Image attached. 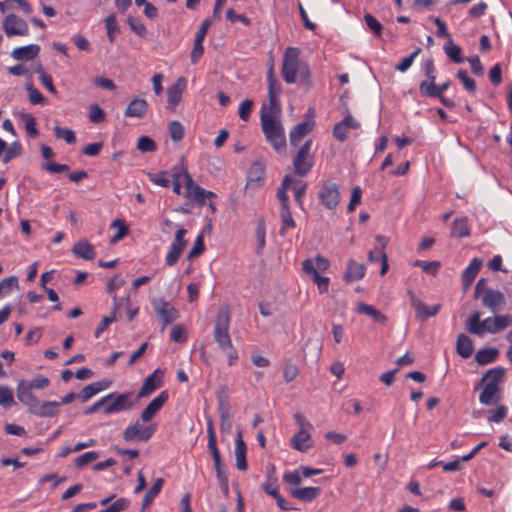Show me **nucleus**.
I'll return each mask as SVG.
<instances>
[{
    "mask_svg": "<svg viewBox=\"0 0 512 512\" xmlns=\"http://www.w3.org/2000/svg\"><path fill=\"white\" fill-rule=\"evenodd\" d=\"M261 127L266 140L273 146L276 151H280L286 146V138L284 128L280 121L274 119L271 112L266 107L261 112Z\"/></svg>",
    "mask_w": 512,
    "mask_h": 512,
    "instance_id": "obj_1",
    "label": "nucleus"
},
{
    "mask_svg": "<svg viewBox=\"0 0 512 512\" xmlns=\"http://www.w3.org/2000/svg\"><path fill=\"white\" fill-rule=\"evenodd\" d=\"M230 325V312L227 307H221L218 310L217 318L214 326V339L221 348H229L232 345L228 332Z\"/></svg>",
    "mask_w": 512,
    "mask_h": 512,
    "instance_id": "obj_2",
    "label": "nucleus"
},
{
    "mask_svg": "<svg viewBox=\"0 0 512 512\" xmlns=\"http://www.w3.org/2000/svg\"><path fill=\"white\" fill-rule=\"evenodd\" d=\"M300 51L295 47H288L283 56L282 77L288 84L296 82V76L302 60L299 58Z\"/></svg>",
    "mask_w": 512,
    "mask_h": 512,
    "instance_id": "obj_3",
    "label": "nucleus"
},
{
    "mask_svg": "<svg viewBox=\"0 0 512 512\" xmlns=\"http://www.w3.org/2000/svg\"><path fill=\"white\" fill-rule=\"evenodd\" d=\"M318 199L329 210H334L340 203L339 185L332 181H323L318 192Z\"/></svg>",
    "mask_w": 512,
    "mask_h": 512,
    "instance_id": "obj_4",
    "label": "nucleus"
},
{
    "mask_svg": "<svg viewBox=\"0 0 512 512\" xmlns=\"http://www.w3.org/2000/svg\"><path fill=\"white\" fill-rule=\"evenodd\" d=\"M311 144L312 141L307 140L293 158L294 170L299 176H306L313 167V157L310 155Z\"/></svg>",
    "mask_w": 512,
    "mask_h": 512,
    "instance_id": "obj_5",
    "label": "nucleus"
},
{
    "mask_svg": "<svg viewBox=\"0 0 512 512\" xmlns=\"http://www.w3.org/2000/svg\"><path fill=\"white\" fill-rule=\"evenodd\" d=\"M109 395H113L110 397L111 403H107L104 408L105 414H113L121 411L130 410L135 403L138 401L136 398L133 400L134 393L132 391L126 393H110Z\"/></svg>",
    "mask_w": 512,
    "mask_h": 512,
    "instance_id": "obj_6",
    "label": "nucleus"
},
{
    "mask_svg": "<svg viewBox=\"0 0 512 512\" xmlns=\"http://www.w3.org/2000/svg\"><path fill=\"white\" fill-rule=\"evenodd\" d=\"M152 305L158 317L162 322V330L167 325L174 322L179 317L178 310L168 301L163 298H156L152 301Z\"/></svg>",
    "mask_w": 512,
    "mask_h": 512,
    "instance_id": "obj_7",
    "label": "nucleus"
},
{
    "mask_svg": "<svg viewBox=\"0 0 512 512\" xmlns=\"http://www.w3.org/2000/svg\"><path fill=\"white\" fill-rule=\"evenodd\" d=\"M156 431L155 425L143 426L137 421L128 426L123 432V439L127 442L143 441L146 442L152 438Z\"/></svg>",
    "mask_w": 512,
    "mask_h": 512,
    "instance_id": "obj_8",
    "label": "nucleus"
},
{
    "mask_svg": "<svg viewBox=\"0 0 512 512\" xmlns=\"http://www.w3.org/2000/svg\"><path fill=\"white\" fill-rule=\"evenodd\" d=\"M186 234L187 230L182 227H180L176 231L174 241L172 242L170 249L166 255L165 262L167 266L175 265L180 259L187 245V241L184 239Z\"/></svg>",
    "mask_w": 512,
    "mask_h": 512,
    "instance_id": "obj_9",
    "label": "nucleus"
},
{
    "mask_svg": "<svg viewBox=\"0 0 512 512\" xmlns=\"http://www.w3.org/2000/svg\"><path fill=\"white\" fill-rule=\"evenodd\" d=\"M411 306L415 309L416 319L425 322L428 318L434 317L441 309V304L428 306L423 303L411 290L408 291Z\"/></svg>",
    "mask_w": 512,
    "mask_h": 512,
    "instance_id": "obj_10",
    "label": "nucleus"
},
{
    "mask_svg": "<svg viewBox=\"0 0 512 512\" xmlns=\"http://www.w3.org/2000/svg\"><path fill=\"white\" fill-rule=\"evenodd\" d=\"M3 30L8 37L26 36L29 34L27 22L15 14H9L4 18Z\"/></svg>",
    "mask_w": 512,
    "mask_h": 512,
    "instance_id": "obj_11",
    "label": "nucleus"
},
{
    "mask_svg": "<svg viewBox=\"0 0 512 512\" xmlns=\"http://www.w3.org/2000/svg\"><path fill=\"white\" fill-rule=\"evenodd\" d=\"M493 318H486L481 321V313L473 312L466 321V330L474 335L482 337L488 329H492Z\"/></svg>",
    "mask_w": 512,
    "mask_h": 512,
    "instance_id": "obj_12",
    "label": "nucleus"
},
{
    "mask_svg": "<svg viewBox=\"0 0 512 512\" xmlns=\"http://www.w3.org/2000/svg\"><path fill=\"white\" fill-rule=\"evenodd\" d=\"M482 305L496 314L506 305V298L499 290L486 289L485 294L481 297Z\"/></svg>",
    "mask_w": 512,
    "mask_h": 512,
    "instance_id": "obj_13",
    "label": "nucleus"
},
{
    "mask_svg": "<svg viewBox=\"0 0 512 512\" xmlns=\"http://www.w3.org/2000/svg\"><path fill=\"white\" fill-rule=\"evenodd\" d=\"M183 179L185 181L186 197L193 199L200 205H204L206 190L194 183L187 168H183Z\"/></svg>",
    "mask_w": 512,
    "mask_h": 512,
    "instance_id": "obj_14",
    "label": "nucleus"
},
{
    "mask_svg": "<svg viewBox=\"0 0 512 512\" xmlns=\"http://www.w3.org/2000/svg\"><path fill=\"white\" fill-rule=\"evenodd\" d=\"M169 394L167 390L162 391L156 398H154L146 408L141 412V420L149 422L165 405L168 401Z\"/></svg>",
    "mask_w": 512,
    "mask_h": 512,
    "instance_id": "obj_15",
    "label": "nucleus"
},
{
    "mask_svg": "<svg viewBox=\"0 0 512 512\" xmlns=\"http://www.w3.org/2000/svg\"><path fill=\"white\" fill-rule=\"evenodd\" d=\"M450 81H446L440 85L436 84V80L431 79V82H420L419 93L422 97L436 98L441 97L443 93L449 88Z\"/></svg>",
    "mask_w": 512,
    "mask_h": 512,
    "instance_id": "obj_16",
    "label": "nucleus"
},
{
    "mask_svg": "<svg viewBox=\"0 0 512 512\" xmlns=\"http://www.w3.org/2000/svg\"><path fill=\"white\" fill-rule=\"evenodd\" d=\"M17 398L25 406L28 407V411L31 414L33 409L38 404V398L32 393V389L26 385V380H21L17 385Z\"/></svg>",
    "mask_w": 512,
    "mask_h": 512,
    "instance_id": "obj_17",
    "label": "nucleus"
},
{
    "mask_svg": "<svg viewBox=\"0 0 512 512\" xmlns=\"http://www.w3.org/2000/svg\"><path fill=\"white\" fill-rule=\"evenodd\" d=\"M302 268L306 274L311 275L313 281L317 284L320 293L328 291L329 278L321 276L319 272H317V268L314 265L313 259H305L303 261Z\"/></svg>",
    "mask_w": 512,
    "mask_h": 512,
    "instance_id": "obj_18",
    "label": "nucleus"
},
{
    "mask_svg": "<svg viewBox=\"0 0 512 512\" xmlns=\"http://www.w3.org/2000/svg\"><path fill=\"white\" fill-rule=\"evenodd\" d=\"M162 375H163V372H161L159 369L155 370L152 374H150L144 380V383L138 392L137 399L147 397L151 393H153L156 389L161 387Z\"/></svg>",
    "mask_w": 512,
    "mask_h": 512,
    "instance_id": "obj_19",
    "label": "nucleus"
},
{
    "mask_svg": "<svg viewBox=\"0 0 512 512\" xmlns=\"http://www.w3.org/2000/svg\"><path fill=\"white\" fill-rule=\"evenodd\" d=\"M247 446L243 440V433L241 429L237 430V438L235 441V458L236 467L240 471H245L248 468L246 460Z\"/></svg>",
    "mask_w": 512,
    "mask_h": 512,
    "instance_id": "obj_20",
    "label": "nucleus"
},
{
    "mask_svg": "<svg viewBox=\"0 0 512 512\" xmlns=\"http://www.w3.org/2000/svg\"><path fill=\"white\" fill-rule=\"evenodd\" d=\"M265 176V167L264 165L259 162L255 161L250 166L248 172H247V187H253L258 188L263 184Z\"/></svg>",
    "mask_w": 512,
    "mask_h": 512,
    "instance_id": "obj_21",
    "label": "nucleus"
},
{
    "mask_svg": "<svg viewBox=\"0 0 512 512\" xmlns=\"http://www.w3.org/2000/svg\"><path fill=\"white\" fill-rule=\"evenodd\" d=\"M314 120H305L295 125L290 132V143L292 146H298L303 137L309 134L314 127Z\"/></svg>",
    "mask_w": 512,
    "mask_h": 512,
    "instance_id": "obj_22",
    "label": "nucleus"
},
{
    "mask_svg": "<svg viewBox=\"0 0 512 512\" xmlns=\"http://www.w3.org/2000/svg\"><path fill=\"white\" fill-rule=\"evenodd\" d=\"M186 80L184 77L177 79L176 83L167 90L168 108L174 110L182 98V92L185 89Z\"/></svg>",
    "mask_w": 512,
    "mask_h": 512,
    "instance_id": "obj_23",
    "label": "nucleus"
},
{
    "mask_svg": "<svg viewBox=\"0 0 512 512\" xmlns=\"http://www.w3.org/2000/svg\"><path fill=\"white\" fill-rule=\"evenodd\" d=\"M40 52V46L37 44H30L27 46L15 48L11 56L17 61H31L35 59Z\"/></svg>",
    "mask_w": 512,
    "mask_h": 512,
    "instance_id": "obj_24",
    "label": "nucleus"
},
{
    "mask_svg": "<svg viewBox=\"0 0 512 512\" xmlns=\"http://www.w3.org/2000/svg\"><path fill=\"white\" fill-rule=\"evenodd\" d=\"M500 398V387L486 383L479 396V401L484 405L490 406L497 404L500 401Z\"/></svg>",
    "mask_w": 512,
    "mask_h": 512,
    "instance_id": "obj_25",
    "label": "nucleus"
},
{
    "mask_svg": "<svg viewBox=\"0 0 512 512\" xmlns=\"http://www.w3.org/2000/svg\"><path fill=\"white\" fill-rule=\"evenodd\" d=\"M482 260L479 258H473L469 266L462 273V284L464 290H467L482 267Z\"/></svg>",
    "mask_w": 512,
    "mask_h": 512,
    "instance_id": "obj_26",
    "label": "nucleus"
},
{
    "mask_svg": "<svg viewBox=\"0 0 512 512\" xmlns=\"http://www.w3.org/2000/svg\"><path fill=\"white\" fill-rule=\"evenodd\" d=\"M59 406L57 401H39L31 414L37 417H54L59 413Z\"/></svg>",
    "mask_w": 512,
    "mask_h": 512,
    "instance_id": "obj_27",
    "label": "nucleus"
},
{
    "mask_svg": "<svg viewBox=\"0 0 512 512\" xmlns=\"http://www.w3.org/2000/svg\"><path fill=\"white\" fill-rule=\"evenodd\" d=\"M110 385H111V381H109V380H101V381L93 382L89 385H86L81 390V392L79 393V398L82 400V402H86L91 397L96 395L97 393L109 388Z\"/></svg>",
    "mask_w": 512,
    "mask_h": 512,
    "instance_id": "obj_28",
    "label": "nucleus"
},
{
    "mask_svg": "<svg viewBox=\"0 0 512 512\" xmlns=\"http://www.w3.org/2000/svg\"><path fill=\"white\" fill-rule=\"evenodd\" d=\"M289 493L295 499L311 502L320 495L321 489L319 487L291 488Z\"/></svg>",
    "mask_w": 512,
    "mask_h": 512,
    "instance_id": "obj_29",
    "label": "nucleus"
},
{
    "mask_svg": "<svg viewBox=\"0 0 512 512\" xmlns=\"http://www.w3.org/2000/svg\"><path fill=\"white\" fill-rule=\"evenodd\" d=\"M505 375V369L503 367H495L492 369H489L483 378L476 384L475 390L479 389L481 386L484 385L485 381H487L488 384H493L494 386H499V384L502 382Z\"/></svg>",
    "mask_w": 512,
    "mask_h": 512,
    "instance_id": "obj_30",
    "label": "nucleus"
},
{
    "mask_svg": "<svg viewBox=\"0 0 512 512\" xmlns=\"http://www.w3.org/2000/svg\"><path fill=\"white\" fill-rule=\"evenodd\" d=\"M357 313L368 315L371 317L374 322L385 325L388 318L374 306L366 304L364 302H359L356 308Z\"/></svg>",
    "mask_w": 512,
    "mask_h": 512,
    "instance_id": "obj_31",
    "label": "nucleus"
},
{
    "mask_svg": "<svg viewBox=\"0 0 512 512\" xmlns=\"http://www.w3.org/2000/svg\"><path fill=\"white\" fill-rule=\"evenodd\" d=\"M73 254L84 260H93L96 256L94 247L87 240H79L72 248Z\"/></svg>",
    "mask_w": 512,
    "mask_h": 512,
    "instance_id": "obj_32",
    "label": "nucleus"
},
{
    "mask_svg": "<svg viewBox=\"0 0 512 512\" xmlns=\"http://www.w3.org/2000/svg\"><path fill=\"white\" fill-rule=\"evenodd\" d=\"M366 268L363 264L356 262L353 259L348 261L347 270L344 274V280L346 282H351L354 280H360L365 275Z\"/></svg>",
    "mask_w": 512,
    "mask_h": 512,
    "instance_id": "obj_33",
    "label": "nucleus"
},
{
    "mask_svg": "<svg viewBox=\"0 0 512 512\" xmlns=\"http://www.w3.org/2000/svg\"><path fill=\"white\" fill-rule=\"evenodd\" d=\"M218 412L220 416L230 415L231 405L229 401V390L226 386H220L216 392Z\"/></svg>",
    "mask_w": 512,
    "mask_h": 512,
    "instance_id": "obj_34",
    "label": "nucleus"
},
{
    "mask_svg": "<svg viewBox=\"0 0 512 512\" xmlns=\"http://www.w3.org/2000/svg\"><path fill=\"white\" fill-rule=\"evenodd\" d=\"M310 438L311 434L307 431V429L300 427L299 432L291 438V446L297 451L306 452L310 445L305 444V442Z\"/></svg>",
    "mask_w": 512,
    "mask_h": 512,
    "instance_id": "obj_35",
    "label": "nucleus"
},
{
    "mask_svg": "<svg viewBox=\"0 0 512 512\" xmlns=\"http://www.w3.org/2000/svg\"><path fill=\"white\" fill-rule=\"evenodd\" d=\"M456 350L461 357L469 358L474 350L472 340L466 334L461 333L457 338Z\"/></svg>",
    "mask_w": 512,
    "mask_h": 512,
    "instance_id": "obj_36",
    "label": "nucleus"
},
{
    "mask_svg": "<svg viewBox=\"0 0 512 512\" xmlns=\"http://www.w3.org/2000/svg\"><path fill=\"white\" fill-rule=\"evenodd\" d=\"M280 219L281 228L279 230V234L281 236H285L288 229H293L296 227V222L292 217L289 205L280 207Z\"/></svg>",
    "mask_w": 512,
    "mask_h": 512,
    "instance_id": "obj_37",
    "label": "nucleus"
},
{
    "mask_svg": "<svg viewBox=\"0 0 512 512\" xmlns=\"http://www.w3.org/2000/svg\"><path fill=\"white\" fill-rule=\"evenodd\" d=\"M147 112V102L144 99H134L126 108L125 116L143 117Z\"/></svg>",
    "mask_w": 512,
    "mask_h": 512,
    "instance_id": "obj_38",
    "label": "nucleus"
},
{
    "mask_svg": "<svg viewBox=\"0 0 512 512\" xmlns=\"http://www.w3.org/2000/svg\"><path fill=\"white\" fill-rule=\"evenodd\" d=\"M164 484L163 478H158L154 484L149 488V490L144 495L142 501L141 512H145V509L154 501L156 496L160 493Z\"/></svg>",
    "mask_w": 512,
    "mask_h": 512,
    "instance_id": "obj_39",
    "label": "nucleus"
},
{
    "mask_svg": "<svg viewBox=\"0 0 512 512\" xmlns=\"http://www.w3.org/2000/svg\"><path fill=\"white\" fill-rule=\"evenodd\" d=\"M499 355V351L496 348H484L479 350L475 355V361L479 365H487L493 363Z\"/></svg>",
    "mask_w": 512,
    "mask_h": 512,
    "instance_id": "obj_40",
    "label": "nucleus"
},
{
    "mask_svg": "<svg viewBox=\"0 0 512 512\" xmlns=\"http://www.w3.org/2000/svg\"><path fill=\"white\" fill-rule=\"evenodd\" d=\"M469 235H470V228L468 226L467 219L465 217L456 218L453 221L451 236L460 238V237H467Z\"/></svg>",
    "mask_w": 512,
    "mask_h": 512,
    "instance_id": "obj_41",
    "label": "nucleus"
},
{
    "mask_svg": "<svg viewBox=\"0 0 512 512\" xmlns=\"http://www.w3.org/2000/svg\"><path fill=\"white\" fill-rule=\"evenodd\" d=\"M512 325V316L509 314L506 315H495L493 318L492 329H488V332L491 334L499 333L500 331L506 329L508 326Z\"/></svg>",
    "mask_w": 512,
    "mask_h": 512,
    "instance_id": "obj_42",
    "label": "nucleus"
},
{
    "mask_svg": "<svg viewBox=\"0 0 512 512\" xmlns=\"http://www.w3.org/2000/svg\"><path fill=\"white\" fill-rule=\"evenodd\" d=\"M293 182V178L289 175H286L282 181L280 187L277 188L276 196L281 202V206L289 205V196L287 194V190L290 188Z\"/></svg>",
    "mask_w": 512,
    "mask_h": 512,
    "instance_id": "obj_43",
    "label": "nucleus"
},
{
    "mask_svg": "<svg viewBox=\"0 0 512 512\" xmlns=\"http://www.w3.org/2000/svg\"><path fill=\"white\" fill-rule=\"evenodd\" d=\"M292 189L294 191V197L297 205L303 209V196L306 193L307 190V183L299 180V179H293V182L291 184Z\"/></svg>",
    "mask_w": 512,
    "mask_h": 512,
    "instance_id": "obj_44",
    "label": "nucleus"
},
{
    "mask_svg": "<svg viewBox=\"0 0 512 512\" xmlns=\"http://www.w3.org/2000/svg\"><path fill=\"white\" fill-rule=\"evenodd\" d=\"M281 90V85L278 83V81L268 83V96L271 109L280 110L277 97L280 95Z\"/></svg>",
    "mask_w": 512,
    "mask_h": 512,
    "instance_id": "obj_45",
    "label": "nucleus"
},
{
    "mask_svg": "<svg viewBox=\"0 0 512 512\" xmlns=\"http://www.w3.org/2000/svg\"><path fill=\"white\" fill-rule=\"evenodd\" d=\"M105 26L107 29L108 39L113 43L115 41L116 34L120 32L115 13H111L105 18Z\"/></svg>",
    "mask_w": 512,
    "mask_h": 512,
    "instance_id": "obj_46",
    "label": "nucleus"
},
{
    "mask_svg": "<svg viewBox=\"0 0 512 512\" xmlns=\"http://www.w3.org/2000/svg\"><path fill=\"white\" fill-rule=\"evenodd\" d=\"M445 53L455 63H462L464 58L462 56L461 48L454 44L452 40L448 41V45L444 46Z\"/></svg>",
    "mask_w": 512,
    "mask_h": 512,
    "instance_id": "obj_47",
    "label": "nucleus"
},
{
    "mask_svg": "<svg viewBox=\"0 0 512 512\" xmlns=\"http://www.w3.org/2000/svg\"><path fill=\"white\" fill-rule=\"evenodd\" d=\"M111 227L118 228L117 233L110 239V244H116L129 234V227L120 219L112 222Z\"/></svg>",
    "mask_w": 512,
    "mask_h": 512,
    "instance_id": "obj_48",
    "label": "nucleus"
},
{
    "mask_svg": "<svg viewBox=\"0 0 512 512\" xmlns=\"http://www.w3.org/2000/svg\"><path fill=\"white\" fill-rule=\"evenodd\" d=\"M297 75L300 78L301 84L305 87V89L309 90L312 87L313 83L311 81V71L309 65L306 62L302 61L298 69Z\"/></svg>",
    "mask_w": 512,
    "mask_h": 512,
    "instance_id": "obj_49",
    "label": "nucleus"
},
{
    "mask_svg": "<svg viewBox=\"0 0 512 512\" xmlns=\"http://www.w3.org/2000/svg\"><path fill=\"white\" fill-rule=\"evenodd\" d=\"M23 149L19 142H13L10 146L7 145V150L5 151L4 156L2 157L3 163H8L12 159L19 157L22 155Z\"/></svg>",
    "mask_w": 512,
    "mask_h": 512,
    "instance_id": "obj_50",
    "label": "nucleus"
},
{
    "mask_svg": "<svg viewBox=\"0 0 512 512\" xmlns=\"http://www.w3.org/2000/svg\"><path fill=\"white\" fill-rule=\"evenodd\" d=\"M53 130L57 139H64L68 144H75L76 136L73 130L60 126H55Z\"/></svg>",
    "mask_w": 512,
    "mask_h": 512,
    "instance_id": "obj_51",
    "label": "nucleus"
},
{
    "mask_svg": "<svg viewBox=\"0 0 512 512\" xmlns=\"http://www.w3.org/2000/svg\"><path fill=\"white\" fill-rule=\"evenodd\" d=\"M22 120L25 122V129L29 137L37 138L39 131L36 127V120L31 114H23Z\"/></svg>",
    "mask_w": 512,
    "mask_h": 512,
    "instance_id": "obj_52",
    "label": "nucleus"
},
{
    "mask_svg": "<svg viewBox=\"0 0 512 512\" xmlns=\"http://www.w3.org/2000/svg\"><path fill=\"white\" fill-rule=\"evenodd\" d=\"M169 135L174 142H179L184 137V127L177 121H171L169 124Z\"/></svg>",
    "mask_w": 512,
    "mask_h": 512,
    "instance_id": "obj_53",
    "label": "nucleus"
},
{
    "mask_svg": "<svg viewBox=\"0 0 512 512\" xmlns=\"http://www.w3.org/2000/svg\"><path fill=\"white\" fill-rule=\"evenodd\" d=\"M457 78L463 83L465 89L471 93V94H475L476 92V82L474 79L470 78L468 76V73L466 70H459L457 72Z\"/></svg>",
    "mask_w": 512,
    "mask_h": 512,
    "instance_id": "obj_54",
    "label": "nucleus"
},
{
    "mask_svg": "<svg viewBox=\"0 0 512 512\" xmlns=\"http://www.w3.org/2000/svg\"><path fill=\"white\" fill-rule=\"evenodd\" d=\"M36 72L39 74V79L43 86L49 92L56 94L57 90L53 84L52 77L44 71L43 66L41 64L36 69Z\"/></svg>",
    "mask_w": 512,
    "mask_h": 512,
    "instance_id": "obj_55",
    "label": "nucleus"
},
{
    "mask_svg": "<svg viewBox=\"0 0 512 512\" xmlns=\"http://www.w3.org/2000/svg\"><path fill=\"white\" fill-rule=\"evenodd\" d=\"M137 149L143 153L154 152L157 149V145L151 137L141 136L137 142Z\"/></svg>",
    "mask_w": 512,
    "mask_h": 512,
    "instance_id": "obj_56",
    "label": "nucleus"
},
{
    "mask_svg": "<svg viewBox=\"0 0 512 512\" xmlns=\"http://www.w3.org/2000/svg\"><path fill=\"white\" fill-rule=\"evenodd\" d=\"M18 287V278L10 276L0 281V297L9 294L14 288Z\"/></svg>",
    "mask_w": 512,
    "mask_h": 512,
    "instance_id": "obj_57",
    "label": "nucleus"
},
{
    "mask_svg": "<svg viewBox=\"0 0 512 512\" xmlns=\"http://www.w3.org/2000/svg\"><path fill=\"white\" fill-rule=\"evenodd\" d=\"M15 404L12 389L0 385V405L9 408Z\"/></svg>",
    "mask_w": 512,
    "mask_h": 512,
    "instance_id": "obj_58",
    "label": "nucleus"
},
{
    "mask_svg": "<svg viewBox=\"0 0 512 512\" xmlns=\"http://www.w3.org/2000/svg\"><path fill=\"white\" fill-rule=\"evenodd\" d=\"M364 21L367 27L376 35L381 36L383 31L382 24L370 13H366Z\"/></svg>",
    "mask_w": 512,
    "mask_h": 512,
    "instance_id": "obj_59",
    "label": "nucleus"
},
{
    "mask_svg": "<svg viewBox=\"0 0 512 512\" xmlns=\"http://www.w3.org/2000/svg\"><path fill=\"white\" fill-rule=\"evenodd\" d=\"M204 250H205L204 239H203L202 235H199L196 238L192 249L189 251V253L187 255V260L191 261L194 258L199 257L204 252Z\"/></svg>",
    "mask_w": 512,
    "mask_h": 512,
    "instance_id": "obj_60",
    "label": "nucleus"
},
{
    "mask_svg": "<svg viewBox=\"0 0 512 512\" xmlns=\"http://www.w3.org/2000/svg\"><path fill=\"white\" fill-rule=\"evenodd\" d=\"M421 52V48L417 47L410 55L404 57L395 69L400 72L407 71L413 64L415 57Z\"/></svg>",
    "mask_w": 512,
    "mask_h": 512,
    "instance_id": "obj_61",
    "label": "nucleus"
},
{
    "mask_svg": "<svg viewBox=\"0 0 512 512\" xmlns=\"http://www.w3.org/2000/svg\"><path fill=\"white\" fill-rule=\"evenodd\" d=\"M26 90L29 94V101L33 104V105H37V104H44L45 102V97L41 94V92L36 89L32 84H28L26 86Z\"/></svg>",
    "mask_w": 512,
    "mask_h": 512,
    "instance_id": "obj_62",
    "label": "nucleus"
},
{
    "mask_svg": "<svg viewBox=\"0 0 512 512\" xmlns=\"http://www.w3.org/2000/svg\"><path fill=\"white\" fill-rule=\"evenodd\" d=\"M298 367L292 362H286L283 369V377L287 383L292 382L298 376Z\"/></svg>",
    "mask_w": 512,
    "mask_h": 512,
    "instance_id": "obj_63",
    "label": "nucleus"
},
{
    "mask_svg": "<svg viewBox=\"0 0 512 512\" xmlns=\"http://www.w3.org/2000/svg\"><path fill=\"white\" fill-rule=\"evenodd\" d=\"M130 502L126 498H119L111 505L106 507L105 509L100 510L99 512H120L125 510L129 506Z\"/></svg>",
    "mask_w": 512,
    "mask_h": 512,
    "instance_id": "obj_64",
    "label": "nucleus"
}]
</instances>
